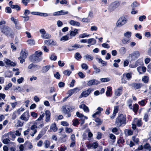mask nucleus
Wrapping results in <instances>:
<instances>
[{
  "instance_id": "f257e3e1",
  "label": "nucleus",
  "mask_w": 151,
  "mask_h": 151,
  "mask_svg": "<svg viewBox=\"0 0 151 151\" xmlns=\"http://www.w3.org/2000/svg\"><path fill=\"white\" fill-rule=\"evenodd\" d=\"M1 31L8 37H13L14 34L9 27L5 26L1 29Z\"/></svg>"
},
{
  "instance_id": "f03ea898",
  "label": "nucleus",
  "mask_w": 151,
  "mask_h": 151,
  "mask_svg": "<svg viewBox=\"0 0 151 151\" xmlns=\"http://www.w3.org/2000/svg\"><path fill=\"white\" fill-rule=\"evenodd\" d=\"M42 52L36 51L35 52L34 54L30 56V58L32 61L38 62H40L42 60Z\"/></svg>"
},
{
  "instance_id": "7ed1b4c3",
  "label": "nucleus",
  "mask_w": 151,
  "mask_h": 151,
  "mask_svg": "<svg viewBox=\"0 0 151 151\" xmlns=\"http://www.w3.org/2000/svg\"><path fill=\"white\" fill-rule=\"evenodd\" d=\"M125 116L123 114H120L116 119L115 123L117 127L121 126L122 124H125Z\"/></svg>"
},
{
  "instance_id": "20e7f679",
  "label": "nucleus",
  "mask_w": 151,
  "mask_h": 151,
  "mask_svg": "<svg viewBox=\"0 0 151 151\" xmlns=\"http://www.w3.org/2000/svg\"><path fill=\"white\" fill-rule=\"evenodd\" d=\"M142 122L141 119L134 118L132 123V128L134 130H136L137 133H138V129H136V125L139 127L142 126Z\"/></svg>"
},
{
  "instance_id": "39448f33",
  "label": "nucleus",
  "mask_w": 151,
  "mask_h": 151,
  "mask_svg": "<svg viewBox=\"0 0 151 151\" xmlns=\"http://www.w3.org/2000/svg\"><path fill=\"white\" fill-rule=\"evenodd\" d=\"M129 18L128 16L125 15L122 16L117 22L116 26L120 27L126 23L128 21Z\"/></svg>"
},
{
  "instance_id": "423d86ee",
  "label": "nucleus",
  "mask_w": 151,
  "mask_h": 151,
  "mask_svg": "<svg viewBox=\"0 0 151 151\" xmlns=\"http://www.w3.org/2000/svg\"><path fill=\"white\" fill-rule=\"evenodd\" d=\"M120 5V2L118 1H116L111 3L109 5L108 10L111 12L118 8Z\"/></svg>"
},
{
  "instance_id": "0eeeda50",
  "label": "nucleus",
  "mask_w": 151,
  "mask_h": 151,
  "mask_svg": "<svg viewBox=\"0 0 151 151\" xmlns=\"http://www.w3.org/2000/svg\"><path fill=\"white\" fill-rule=\"evenodd\" d=\"M131 36V32H127L124 34V37L122 40V42L124 44H127L129 43Z\"/></svg>"
},
{
  "instance_id": "6e6552de",
  "label": "nucleus",
  "mask_w": 151,
  "mask_h": 151,
  "mask_svg": "<svg viewBox=\"0 0 151 151\" xmlns=\"http://www.w3.org/2000/svg\"><path fill=\"white\" fill-rule=\"evenodd\" d=\"M44 116V115L43 114L40 115V117L37 119V120L34 123V124L36 125L37 128L42 127L44 126L43 123L42 122L39 121L41 120Z\"/></svg>"
},
{
  "instance_id": "1a4fd4ad",
  "label": "nucleus",
  "mask_w": 151,
  "mask_h": 151,
  "mask_svg": "<svg viewBox=\"0 0 151 151\" xmlns=\"http://www.w3.org/2000/svg\"><path fill=\"white\" fill-rule=\"evenodd\" d=\"M93 91V89L89 88L86 90L83 91L79 96V98L80 99L83 97H86L88 96Z\"/></svg>"
},
{
  "instance_id": "9d476101",
  "label": "nucleus",
  "mask_w": 151,
  "mask_h": 151,
  "mask_svg": "<svg viewBox=\"0 0 151 151\" xmlns=\"http://www.w3.org/2000/svg\"><path fill=\"white\" fill-rule=\"evenodd\" d=\"M74 109V107L73 106H63L62 107L63 111L66 113L71 112Z\"/></svg>"
},
{
  "instance_id": "9b49d317",
  "label": "nucleus",
  "mask_w": 151,
  "mask_h": 151,
  "mask_svg": "<svg viewBox=\"0 0 151 151\" xmlns=\"http://www.w3.org/2000/svg\"><path fill=\"white\" fill-rule=\"evenodd\" d=\"M100 83V82L96 79H92L89 80L87 83V85L91 86L94 85H97Z\"/></svg>"
},
{
  "instance_id": "f8f14e48",
  "label": "nucleus",
  "mask_w": 151,
  "mask_h": 151,
  "mask_svg": "<svg viewBox=\"0 0 151 151\" xmlns=\"http://www.w3.org/2000/svg\"><path fill=\"white\" fill-rule=\"evenodd\" d=\"M68 12L67 11H65L64 10H61L58 11L53 13L54 16H59L62 15H65L68 14Z\"/></svg>"
},
{
  "instance_id": "ddd939ff",
  "label": "nucleus",
  "mask_w": 151,
  "mask_h": 151,
  "mask_svg": "<svg viewBox=\"0 0 151 151\" xmlns=\"http://www.w3.org/2000/svg\"><path fill=\"white\" fill-rule=\"evenodd\" d=\"M140 54L139 51H134L131 54L129 55V57H131L132 58H138L140 56Z\"/></svg>"
},
{
  "instance_id": "4468645a",
  "label": "nucleus",
  "mask_w": 151,
  "mask_h": 151,
  "mask_svg": "<svg viewBox=\"0 0 151 151\" xmlns=\"http://www.w3.org/2000/svg\"><path fill=\"white\" fill-rule=\"evenodd\" d=\"M132 87L134 88L135 90L140 89L143 86L142 83H134L132 84Z\"/></svg>"
},
{
  "instance_id": "2eb2a0df",
  "label": "nucleus",
  "mask_w": 151,
  "mask_h": 151,
  "mask_svg": "<svg viewBox=\"0 0 151 151\" xmlns=\"http://www.w3.org/2000/svg\"><path fill=\"white\" fill-rule=\"evenodd\" d=\"M4 61L6 64L8 65H10L12 66H14L16 65V64L15 63L11 61L10 60L7 58L4 59Z\"/></svg>"
},
{
  "instance_id": "dca6fc26",
  "label": "nucleus",
  "mask_w": 151,
  "mask_h": 151,
  "mask_svg": "<svg viewBox=\"0 0 151 151\" xmlns=\"http://www.w3.org/2000/svg\"><path fill=\"white\" fill-rule=\"evenodd\" d=\"M79 90L80 89L78 88H76L73 89L69 90L68 91V93L69 94V96H70L73 93H77L78 92Z\"/></svg>"
},
{
  "instance_id": "f3484780",
  "label": "nucleus",
  "mask_w": 151,
  "mask_h": 151,
  "mask_svg": "<svg viewBox=\"0 0 151 151\" xmlns=\"http://www.w3.org/2000/svg\"><path fill=\"white\" fill-rule=\"evenodd\" d=\"M50 129L48 130V132H50L51 131V130L54 132H55L57 131L58 128L55 123H53L51 124L50 126Z\"/></svg>"
},
{
  "instance_id": "a211bd4d",
  "label": "nucleus",
  "mask_w": 151,
  "mask_h": 151,
  "mask_svg": "<svg viewBox=\"0 0 151 151\" xmlns=\"http://www.w3.org/2000/svg\"><path fill=\"white\" fill-rule=\"evenodd\" d=\"M123 87L121 86L115 90V95L117 96H120L122 94Z\"/></svg>"
},
{
  "instance_id": "6ab92c4d",
  "label": "nucleus",
  "mask_w": 151,
  "mask_h": 151,
  "mask_svg": "<svg viewBox=\"0 0 151 151\" xmlns=\"http://www.w3.org/2000/svg\"><path fill=\"white\" fill-rule=\"evenodd\" d=\"M29 114H22L20 117V119L26 122L27 121L29 118Z\"/></svg>"
},
{
  "instance_id": "aec40b11",
  "label": "nucleus",
  "mask_w": 151,
  "mask_h": 151,
  "mask_svg": "<svg viewBox=\"0 0 151 151\" xmlns=\"http://www.w3.org/2000/svg\"><path fill=\"white\" fill-rule=\"evenodd\" d=\"M77 116L80 118L81 119L82 121V122L81 123L82 124L84 123V120L85 119H87V117L86 116H84L82 114H76Z\"/></svg>"
},
{
  "instance_id": "412c9836",
  "label": "nucleus",
  "mask_w": 151,
  "mask_h": 151,
  "mask_svg": "<svg viewBox=\"0 0 151 151\" xmlns=\"http://www.w3.org/2000/svg\"><path fill=\"white\" fill-rule=\"evenodd\" d=\"M20 55V57L18 58L19 59L21 58H26L27 57L28 54L25 51L22 50L21 51Z\"/></svg>"
},
{
  "instance_id": "4be33fe9",
  "label": "nucleus",
  "mask_w": 151,
  "mask_h": 151,
  "mask_svg": "<svg viewBox=\"0 0 151 151\" xmlns=\"http://www.w3.org/2000/svg\"><path fill=\"white\" fill-rule=\"evenodd\" d=\"M50 68L51 66L50 65H47L43 67L42 70V72L45 73Z\"/></svg>"
},
{
  "instance_id": "5701e85b",
  "label": "nucleus",
  "mask_w": 151,
  "mask_h": 151,
  "mask_svg": "<svg viewBox=\"0 0 151 151\" xmlns=\"http://www.w3.org/2000/svg\"><path fill=\"white\" fill-rule=\"evenodd\" d=\"M132 73H128L124 74L122 76L123 77H126L128 80H130L132 78Z\"/></svg>"
},
{
  "instance_id": "b1692460",
  "label": "nucleus",
  "mask_w": 151,
  "mask_h": 151,
  "mask_svg": "<svg viewBox=\"0 0 151 151\" xmlns=\"http://www.w3.org/2000/svg\"><path fill=\"white\" fill-rule=\"evenodd\" d=\"M79 107L83 109L85 112L87 113L89 112L88 107L84 104H82L79 106Z\"/></svg>"
},
{
  "instance_id": "393cba45",
  "label": "nucleus",
  "mask_w": 151,
  "mask_h": 151,
  "mask_svg": "<svg viewBox=\"0 0 151 151\" xmlns=\"http://www.w3.org/2000/svg\"><path fill=\"white\" fill-rule=\"evenodd\" d=\"M8 136L12 138V140H14V139L16 137V135L15 134V133L14 132H10L8 133L7 134Z\"/></svg>"
},
{
  "instance_id": "a878e982",
  "label": "nucleus",
  "mask_w": 151,
  "mask_h": 151,
  "mask_svg": "<svg viewBox=\"0 0 151 151\" xmlns=\"http://www.w3.org/2000/svg\"><path fill=\"white\" fill-rule=\"evenodd\" d=\"M70 24L72 25L76 26H80V23L76 21L73 20H71L69 22Z\"/></svg>"
},
{
  "instance_id": "bb28decb",
  "label": "nucleus",
  "mask_w": 151,
  "mask_h": 151,
  "mask_svg": "<svg viewBox=\"0 0 151 151\" xmlns=\"http://www.w3.org/2000/svg\"><path fill=\"white\" fill-rule=\"evenodd\" d=\"M83 57L86 60H93V56L91 55H89L88 54H87L84 55Z\"/></svg>"
},
{
  "instance_id": "cd10ccee",
  "label": "nucleus",
  "mask_w": 151,
  "mask_h": 151,
  "mask_svg": "<svg viewBox=\"0 0 151 151\" xmlns=\"http://www.w3.org/2000/svg\"><path fill=\"white\" fill-rule=\"evenodd\" d=\"M135 63L137 67L139 65H143V61L142 59H139L137 60Z\"/></svg>"
},
{
  "instance_id": "c85d7f7f",
  "label": "nucleus",
  "mask_w": 151,
  "mask_h": 151,
  "mask_svg": "<svg viewBox=\"0 0 151 151\" xmlns=\"http://www.w3.org/2000/svg\"><path fill=\"white\" fill-rule=\"evenodd\" d=\"M88 43L89 44H91V45H93L96 43V40L93 38H91L88 40Z\"/></svg>"
},
{
  "instance_id": "c756f323",
  "label": "nucleus",
  "mask_w": 151,
  "mask_h": 151,
  "mask_svg": "<svg viewBox=\"0 0 151 151\" xmlns=\"http://www.w3.org/2000/svg\"><path fill=\"white\" fill-rule=\"evenodd\" d=\"M28 44L30 46L34 45L35 44V41L33 39H29L27 41Z\"/></svg>"
},
{
  "instance_id": "7c9ffc66",
  "label": "nucleus",
  "mask_w": 151,
  "mask_h": 151,
  "mask_svg": "<svg viewBox=\"0 0 151 151\" xmlns=\"http://www.w3.org/2000/svg\"><path fill=\"white\" fill-rule=\"evenodd\" d=\"M42 37L44 39H49L51 37V36L49 34L46 32L43 35H42Z\"/></svg>"
},
{
  "instance_id": "2f4dec72",
  "label": "nucleus",
  "mask_w": 151,
  "mask_h": 151,
  "mask_svg": "<svg viewBox=\"0 0 151 151\" xmlns=\"http://www.w3.org/2000/svg\"><path fill=\"white\" fill-rule=\"evenodd\" d=\"M77 33H78V29H75L74 30L71 31L70 32V35L71 36H74Z\"/></svg>"
},
{
  "instance_id": "473e14b6",
  "label": "nucleus",
  "mask_w": 151,
  "mask_h": 151,
  "mask_svg": "<svg viewBox=\"0 0 151 151\" xmlns=\"http://www.w3.org/2000/svg\"><path fill=\"white\" fill-rule=\"evenodd\" d=\"M144 148L149 150V151H151V146L148 143H146L144 146Z\"/></svg>"
},
{
  "instance_id": "72a5a7b5",
  "label": "nucleus",
  "mask_w": 151,
  "mask_h": 151,
  "mask_svg": "<svg viewBox=\"0 0 151 151\" xmlns=\"http://www.w3.org/2000/svg\"><path fill=\"white\" fill-rule=\"evenodd\" d=\"M120 53L122 54H124L126 52V49L124 47H122L119 50Z\"/></svg>"
},
{
  "instance_id": "f704fd0d",
  "label": "nucleus",
  "mask_w": 151,
  "mask_h": 151,
  "mask_svg": "<svg viewBox=\"0 0 151 151\" xmlns=\"http://www.w3.org/2000/svg\"><path fill=\"white\" fill-rule=\"evenodd\" d=\"M99 146V144L97 142H94L92 144L91 147L93 149H96Z\"/></svg>"
},
{
  "instance_id": "c9c22d12",
  "label": "nucleus",
  "mask_w": 151,
  "mask_h": 151,
  "mask_svg": "<svg viewBox=\"0 0 151 151\" xmlns=\"http://www.w3.org/2000/svg\"><path fill=\"white\" fill-rule=\"evenodd\" d=\"M44 145L45 148H48L50 145V142L48 140H46L44 143Z\"/></svg>"
},
{
  "instance_id": "e433bc0d",
  "label": "nucleus",
  "mask_w": 151,
  "mask_h": 151,
  "mask_svg": "<svg viewBox=\"0 0 151 151\" xmlns=\"http://www.w3.org/2000/svg\"><path fill=\"white\" fill-rule=\"evenodd\" d=\"M23 123L19 120H18L15 124V126L17 127H21L23 126Z\"/></svg>"
},
{
  "instance_id": "4c0bfd02",
  "label": "nucleus",
  "mask_w": 151,
  "mask_h": 151,
  "mask_svg": "<svg viewBox=\"0 0 151 151\" xmlns=\"http://www.w3.org/2000/svg\"><path fill=\"white\" fill-rule=\"evenodd\" d=\"M54 41L51 39L47 40H45L44 42L45 43L48 45L52 44V43Z\"/></svg>"
},
{
  "instance_id": "58836bf2",
  "label": "nucleus",
  "mask_w": 151,
  "mask_h": 151,
  "mask_svg": "<svg viewBox=\"0 0 151 151\" xmlns=\"http://www.w3.org/2000/svg\"><path fill=\"white\" fill-rule=\"evenodd\" d=\"M149 77L146 76H144L142 79V81L145 83H147L148 82Z\"/></svg>"
},
{
  "instance_id": "ea45409f",
  "label": "nucleus",
  "mask_w": 151,
  "mask_h": 151,
  "mask_svg": "<svg viewBox=\"0 0 151 151\" xmlns=\"http://www.w3.org/2000/svg\"><path fill=\"white\" fill-rule=\"evenodd\" d=\"M138 107L139 106L137 104H135L134 105L132 110L134 112L136 113L137 112L138 109Z\"/></svg>"
},
{
  "instance_id": "a19ab883",
  "label": "nucleus",
  "mask_w": 151,
  "mask_h": 151,
  "mask_svg": "<svg viewBox=\"0 0 151 151\" xmlns=\"http://www.w3.org/2000/svg\"><path fill=\"white\" fill-rule=\"evenodd\" d=\"M96 59L98 60H99V63H101L103 65V66L104 65H106V62H105L104 60H103L101 58H96Z\"/></svg>"
},
{
  "instance_id": "79ce46f5",
  "label": "nucleus",
  "mask_w": 151,
  "mask_h": 151,
  "mask_svg": "<svg viewBox=\"0 0 151 151\" xmlns=\"http://www.w3.org/2000/svg\"><path fill=\"white\" fill-rule=\"evenodd\" d=\"M37 128L36 125H35L34 124L32 125L30 128L31 130L33 131V132H34V133H36L37 132Z\"/></svg>"
},
{
  "instance_id": "37998d69",
  "label": "nucleus",
  "mask_w": 151,
  "mask_h": 151,
  "mask_svg": "<svg viewBox=\"0 0 151 151\" xmlns=\"http://www.w3.org/2000/svg\"><path fill=\"white\" fill-rule=\"evenodd\" d=\"M24 145L27 146L29 149L32 148L33 146L32 143L29 142H27L24 144Z\"/></svg>"
},
{
  "instance_id": "c03bdc74",
  "label": "nucleus",
  "mask_w": 151,
  "mask_h": 151,
  "mask_svg": "<svg viewBox=\"0 0 151 151\" xmlns=\"http://www.w3.org/2000/svg\"><path fill=\"white\" fill-rule=\"evenodd\" d=\"M11 8L13 9H15L17 11H19L21 9L20 7L18 5H12Z\"/></svg>"
},
{
  "instance_id": "a18cd8bd",
  "label": "nucleus",
  "mask_w": 151,
  "mask_h": 151,
  "mask_svg": "<svg viewBox=\"0 0 151 151\" xmlns=\"http://www.w3.org/2000/svg\"><path fill=\"white\" fill-rule=\"evenodd\" d=\"M72 122H73V124L74 126H76L79 124L78 120L77 119H73Z\"/></svg>"
},
{
  "instance_id": "49530a36",
  "label": "nucleus",
  "mask_w": 151,
  "mask_h": 151,
  "mask_svg": "<svg viewBox=\"0 0 151 151\" xmlns=\"http://www.w3.org/2000/svg\"><path fill=\"white\" fill-rule=\"evenodd\" d=\"M125 134L126 135H131L133 134V132L131 130H126L125 132Z\"/></svg>"
},
{
  "instance_id": "de8ad7c7",
  "label": "nucleus",
  "mask_w": 151,
  "mask_h": 151,
  "mask_svg": "<svg viewBox=\"0 0 151 151\" xmlns=\"http://www.w3.org/2000/svg\"><path fill=\"white\" fill-rule=\"evenodd\" d=\"M10 141L9 138L8 137L3 139L2 140V142L4 144H6L9 142Z\"/></svg>"
},
{
  "instance_id": "09e8293b",
  "label": "nucleus",
  "mask_w": 151,
  "mask_h": 151,
  "mask_svg": "<svg viewBox=\"0 0 151 151\" xmlns=\"http://www.w3.org/2000/svg\"><path fill=\"white\" fill-rule=\"evenodd\" d=\"M69 39V37L68 35H66L63 36L60 39V41H66Z\"/></svg>"
},
{
  "instance_id": "8fccbe9b",
  "label": "nucleus",
  "mask_w": 151,
  "mask_h": 151,
  "mask_svg": "<svg viewBox=\"0 0 151 151\" xmlns=\"http://www.w3.org/2000/svg\"><path fill=\"white\" fill-rule=\"evenodd\" d=\"M132 139L135 143H137L139 142V139L136 138V137L134 136L132 137Z\"/></svg>"
},
{
  "instance_id": "3c124183",
  "label": "nucleus",
  "mask_w": 151,
  "mask_h": 151,
  "mask_svg": "<svg viewBox=\"0 0 151 151\" xmlns=\"http://www.w3.org/2000/svg\"><path fill=\"white\" fill-rule=\"evenodd\" d=\"M109 136L111 139H112L113 140L114 142L115 141L116 137L114 134L112 133H111L109 134Z\"/></svg>"
},
{
  "instance_id": "603ef678",
  "label": "nucleus",
  "mask_w": 151,
  "mask_h": 151,
  "mask_svg": "<svg viewBox=\"0 0 151 151\" xmlns=\"http://www.w3.org/2000/svg\"><path fill=\"white\" fill-rule=\"evenodd\" d=\"M12 84L11 83H9L4 88L5 90H7L12 86Z\"/></svg>"
},
{
  "instance_id": "864d4df0",
  "label": "nucleus",
  "mask_w": 151,
  "mask_h": 151,
  "mask_svg": "<svg viewBox=\"0 0 151 151\" xmlns=\"http://www.w3.org/2000/svg\"><path fill=\"white\" fill-rule=\"evenodd\" d=\"M82 58L80 54L78 52H77L75 54V58L77 60L81 58Z\"/></svg>"
},
{
  "instance_id": "5fc2aeb1",
  "label": "nucleus",
  "mask_w": 151,
  "mask_h": 151,
  "mask_svg": "<svg viewBox=\"0 0 151 151\" xmlns=\"http://www.w3.org/2000/svg\"><path fill=\"white\" fill-rule=\"evenodd\" d=\"M101 81L103 82H107L109 81H110V79L109 78H101L100 79Z\"/></svg>"
},
{
  "instance_id": "6e6d98bb",
  "label": "nucleus",
  "mask_w": 151,
  "mask_h": 151,
  "mask_svg": "<svg viewBox=\"0 0 151 151\" xmlns=\"http://www.w3.org/2000/svg\"><path fill=\"white\" fill-rule=\"evenodd\" d=\"M71 73V71L68 70H65L63 72V73L65 75H68V76H69Z\"/></svg>"
},
{
  "instance_id": "4d7b16f0",
  "label": "nucleus",
  "mask_w": 151,
  "mask_h": 151,
  "mask_svg": "<svg viewBox=\"0 0 151 151\" xmlns=\"http://www.w3.org/2000/svg\"><path fill=\"white\" fill-rule=\"evenodd\" d=\"M81 67L82 69L85 70H87L88 68V66L85 63H83L81 65Z\"/></svg>"
},
{
  "instance_id": "13d9d810",
  "label": "nucleus",
  "mask_w": 151,
  "mask_h": 151,
  "mask_svg": "<svg viewBox=\"0 0 151 151\" xmlns=\"http://www.w3.org/2000/svg\"><path fill=\"white\" fill-rule=\"evenodd\" d=\"M101 45L102 47L105 48H110V46L106 43L102 44Z\"/></svg>"
},
{
  "instance_id": "bf43d9fd",
  "label": "nucleus",
  "mask_w": 151,
  "mask_h": 151,
  "mask_svg": "<svg viewBox=\"0 0 151 151\" xmlns=\"http://www.w3.org/2000/svg\"><path fill=\"white\" fill-rule=\"evenodd\" d=\"M50 115L49 114H46L45 121L48 122L50 121Z\"/></svg>"
},
{
  "instance_id": "052dcab7",
  "label": "nucleus",
  "mask_w": 151,
  "mask_h": 151,
  "mask_svg": "<svg viewBox=\"0 0 151 151\" xmlns=\"http://www.w3.org/2000/svg\"><path fill=\"white\" fill-rule=\"evenodd\" d=\"M89 36V35H87L86 33H84L83 34H81L79 35V37L81 38H83L86 37H88Z\"/></svg>"
},
{
  "instance_id": "680f3d73",
  "label": "nucleus",
  "mask_w": 151,
  "mask_h": 151,
  "mask_svg": "<svg viewBox=\"0 0 151 151\" xmlns=\"http://www.w3.org/2000/svg\"><path fill=\"white\" fill-rule=\"evenodd\" d=\"M65 130L66 132L68 133L72 132L73 131V129H72L68 127H66L65 128Z\"/></svg>"
},
{
  "instance_id": "e2e57ef3",
  "label": "nucleus",
  "mask_w": 151,
  "mask_h": 151,
  "mask_svg": "<svg viewBox=\"0 0 151 151\" xmlns=\"http://www.w3.org/2000/svg\"><path fill=\"white\" fill-rule=\"evenodd\" d=\"M78 75L79 77L81 78H83L85 77V75L81 72H79Z\"/></svg>"
},
{
  "instance_id": "0e129e2a",
  "label": "nucleus",
  "mask_w": 151,
  "mask_h": 151,
  "mask_svg": "<svg viewBox=\"0 0 151 151\" xmlns=\"http://www.w3.org/2000/svg\"><path fill=\"white\" fill-rule=\"evenodd\" d=\"M50 59L51 60L55 61L57 59V56L56 55H52L50 57Z\"/></svg>"
},
{
  "instance_id": "69168bd1",
  "label": "nucleus",
  "mask_w": 151,
  "mask_h": 151,
  "mask_svg": "<svg viewBox=\"0 0 151 151\" xmlns=\"http://www.w3.org/2000/svg\"><path fill=\"white\" fill-rule=\"evenodd\" d=\"M54 77L56 78L59 79L60 77V75L58 72L56 73L54 75Z\"/></svg>"
},
{
  "instance_id": "338daca9",
  "label": "nucleus",
  "mask_w": 151,
  "mask_h": 151,
  "mask_svg": "<svg viewBox=\"0 0 151 151\" xmlns=\"http://www.w3.org/2000/svg\"><path fill=\"white\" fill-rule=\"evenodd\" d=\"M146 16L145 15L140 16L139 17V20L140 21H142L144 19H146Z\"/></svg>"
},
{
  "instance_id": "774afa93",
  "label": "nucleus",
  "mask_w": 151,
  "mask_h": 151,
  "mask_svg": "<svg viewBox=\"0 0 151 151\" xmlns=\"http://www.w3.org/2000/svg\"><path fill=\"white\" fill-rule=\"evenodd\" d=\"M139 5L137 3V2L135 1L131 5V6L132 7H135Z\"/></svg>"
}]
</instances>
